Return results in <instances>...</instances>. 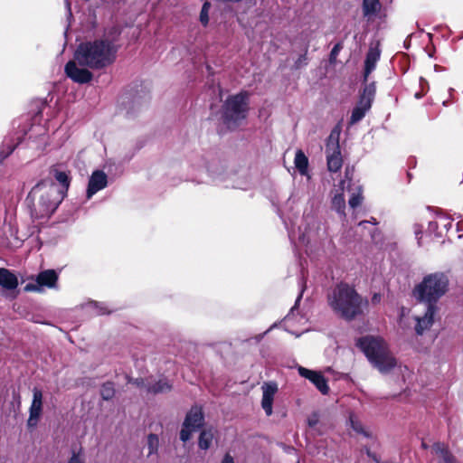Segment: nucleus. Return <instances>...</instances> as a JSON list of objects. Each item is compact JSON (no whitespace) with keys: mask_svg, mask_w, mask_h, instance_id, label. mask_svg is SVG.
<instances>
[{"mask_svg":"<svg viewBox=\"0 0 463 463\" xmlns=\"http://www.w3.org/2000/svg\"><path fill=\"white\" fill-rule=\"evenodd\" d=\"M64 198L52 181L41 180L31 189L25 202L32 219L43 220L52 215Z\"/></svg>","mask_w":463,"mask_h":463,"instance_id":"f257e3e1","label":"nucleus"},{"mask_svg":"<svg viewBox=\"0 0 463 463\" xmlns=\"http://www.w3.org/2000/svg\"><path fill=\"white\" fill-rule=\"evenodd\" d=\"M327 302L336 316L347 321L361 316L369 305L368 300L363 298L353 286L344 282L334 288L327 297Z\"/></svg>","mask_w":463,"mask_h":463,"instance_id":"f03ea898","label":"nucleus"},{"mask_svg":"<svg viewBox=\"0 0 463 463\" xmlns=\"http://www.w3.org/2000/svg\"><path fill=\"white\" fill-rule=\"evenodd\" d=\"M356 345L381 373H387L396 365V361L383 338L366 335L357 339Z\"/></svg>","mask_w":463,"mask_h":463,"instance_id":"7ed1b4c3","label":"nucleus"},{"mask_svg":"<svg viewBox=\"0 0 463 463\" xmlns=\"http://www.w3.org/2000/svg\"><path fill=\"white\" fill-rule=\"evenodd\" d=\"M120 30L113 26L105 32L104 38L89 43V67L100 69L112 63L116 58L115 43Z\"/></svg>","mask_w":463,"mask_h":463,"instance_id":"20e7f679","label":"nucleus"},{"mask_svg":"<svg viewBox=\"0 0 463 463\" xmlns=\"http://www.w3.org/2000/svg\"><path fill=\"white\" fill-rule=\"evenodd\" d=\"M449 288V279L442 272L425 276L413 289L414 298L428 306H436L438 300L445 295Z\"/></svg>","mask_w":463,"mask_h":463,"instance_id":"39448f33","label":"nucleus"},{"mask_svg":"<svg viewBox=\"0 0 463 463\" xmlns=\"http://www.w3.org/2000/svg\"><path fill=\"white\" fill-rule=\"evenodd\" d=\"M248 93L241 91L230 96L222 106V119L228 128H235L247 117Z\"/></svg>","mask_w":463,"mask_h":463,"instance_id":"423d86ee","label":"nucleus"},{"mask_svg":"<svg viewBox=\"0 0 463 463\" xmlns=\"http://www.w3.org/2000/svg\"><path fill=\"white\" fill-rule=\"evenodd\" d=\"M76 42L78 47L73 59L66 63L64 72L73 82L84 84L87 83V42L81 40L80 34H77Z\"/></svg>","mask_w":463,"mask_h":463,"instance_id":"0eeeda50","label":"nucleus"},{"mask_svg":"<svg viewBox=\"0 0 463 463\" xmlns=\"http://www.w3.org/2000/svg\"><path fill=\"white\" fill-rule=\"evenodd\" d=\"M376 88L374 82L366 84L360 94L359 100L352 110L349 125L361 121L371 109L375 97Z\"/></svg>","mask_w":463,"mask_h":463,"instance_id":"6e6552de","label":"nucleus"},{"mask_svg":"<svg viewBox=\"0 0 463 463\" xmlns=\"http://www.w3.org/2000/svg\"><path fill=\"white\" fill-rule=\"evenodd\" d=\"M204 422V415L201 406L194 405L187 412L180 431V439L184 442L191 439L192 433L199 430Z\"/></svg>","mask_w":463,"mask_h":463,"instance_id":"1a4fd4ad","label":"nucleus"},{"mask_svg":"<svg viewBox=\"0 0 463 463\" xmlns=\"http://www.w3.org/2000/svg\"><path fill=\"white\" fill-rule=\"evenodd\" d=\"M59 274L54 269H45L39 272L34 279V282L27 283L24 286L26 292H43L44 288L57 289L58 288Z\"/></svg>","mask_w":463,"mask_h":463,"instance_id":"9d476101","label":"nucleus"},{"mask_svg":"<svg viewBox=\"0 0 463 463\" xmlns=\"http://www.w3.org/2000/svg\"><path fill=\"white\" fill-rule=\"evenodd\" d=\"M326 154L327 169L330 172H338L342 167L343 159L341 156L338 137H335L333 133H331L326 142Z\"/></svg>","mask_w":463,"mask_h":463,"instance_id":"9b49d317","label":"nucleus"},{"mask_svg":"<svg viewBox=\"0 0 463 463\" xmlns=\"http://www.w3.org/2000/svg\"><path fill=\"white\" fill-rule=\"evenodd\" d=\"M56 184L59 193L64 196L67 195L71 184L70 172L62 165H52L49 169V179Z\"/></svg>","mask_w":463,"mask_h":463,"instance_id":"f8f14e48","label":"nucleus"},{"mask_svg":"<svg viewBox=\"0 0 463 463\" xmlns=\"http://www.w3.org/2000/svg\"><path fill=\"white\" fill-rule=\"evenodd\" d=\"M43 392L38 388L33 390V401L29 408V418L27 420V427L34 429L43 412Z\"/></svg>","mask_w":463,"mask_h":463,"instance_id":"ddd939ff","label":"nucleus"},{"mask_svg":"<svg viewBox=\"0 0 463 463\" xmlns=\"http://www.w3.org/2000/svg\"><path fill=\"white\" fill-rule=\"evenodd\" d=\"M298 371L302 377L308 379L322 394L328 393L327 381L320 372L312 371L302 366H298Z\"/></svg>","mask_w":463,"mask_h":463,"instance_id":"4468645a","label":"nucleus"},{"mask_svg":"<svg viewBox=\"0 0 463 463\" xmlns=\"http://www.w3.org/2000/svg\"><path fill=\"white\" fill-rule=\"evenodd\" d=\"M262 399L261 407L264 410L267 416H270L273 412L272 405L274 396L278 392V384L275 382L264 383L261 386Z\"/></svg>","mask_w":463,"mask_h":463,"instance_id":"2eb2a0df","label":"nucleus"},{"mask_svg":"<svg viewBox=\"0 0 463 463\" xmlns=\"http://www.w3.org/2000/svg\"><path fill=\"white\" fill-rule=\"evenodd\" d=\"M437 312V306H428L423 317H416V334L421 335L426 330L430 329L434 322V316Z\"/></svg>","mask_w":463,"mask_h":463,"instance_id":"dca6fc26","label":"nucleus"},{"mask_svg":"<svg viewBox=\"0 0 463 463\" xmlns=\"http://www.w3.org/2000/svg\"><path fill=\"white\" fill-rule=\"evenodd\" d=\"M108 184L107 175L103 171L96 170L89 179V199Z\"/></svg>","mask_w":463,"mask_h":463,"instance_id":"f3484780","label":"nucleus"},{"mask_svg":"<svg viewBox=\"0 0 463 463\" xmlns=\"http://www.w3.org/2000/svg\"><path fill=\"white\" fill-rule=\"evenodd\" d=\"M18 279L11 270L0 268V286L6 290H14L18 287Z\"/></svg>","mask_w":463,"mask_h":463,"instance_id":"a211bd4d","label":"nucleus"},{"mask_svg":"<svg viewBox=\"0 0 463 463\" xmlns=\"http://www.w3.org/2000/svg\"><path fill=\"white\" fill-rule=\"evenodd\" d=\"M432 449L439 458V463H458L445 444L440 442L434 443Z\"/></svg>","mask_w":463,"mask_h":463,"instance_id":"6ab92c4d","label":"nucleus"},{"mask_svg":"<svg viewBox=\"0 0 463 463\" xmlns=\"http://www.w3.org/2000/svg\"><path fill=\"white\" fill-rule=\"evenodd\" d=\"M379 59L380 51L377 48H370L364 61V80H367L370 73L375 69Z\"/></svg>","mask_w":463,"mask_h":463,"instance_id":"aec40b11","label":"nucleus"},{"mask_svg":"<svg viewBox=\"0 0 463 463\" xmlns=\"http://www.w3.org/2000/svg\"><path fill=\"white\" fill-rule=\"evenodd\" d=\"M382 5L380 0H363L362 10L364 17L368 20L375 17L381 11Z\"/></svg>","mask_w":463,"mask_h":463,"instance_id":"412c9836","label":"nucleus"},{"mask_svg":"<svg viewBox=\"0 0 463 463\" xmlns=\"http://www.w3.org/2000/svg\"><path fill=\"white\" fill-rule=\"evenodd\" d=\"M171 384L165 379H160L155 383H147L146 392L147 393H164L171 390Z\"/></svg>","mask_w":463,"mask_h":463,"instance_id":"4be33fe9","label":"nucleus"},{"mask_svg":"<svg viewBox=\"0 0 463 463\" xmlns=\"http://www.w3.org/2000/svg\"><path fill=\"white\" fill-rule=\"evenodd\" d=\"M294 164L301 175H307L308 170V158L300 149L297 150Z\"/></svg>","mask_w":463,"mask_h":463,"instance_id":"5701e85b","label":"nucleus"},{"mask_svg":"<svg viewBox=\"0 0 463 463\" xmlns=\"http://www.w3.org/2000/svg\"><path fill=\"white\" fill-rule=\"evenodd\" d=\"M214 433L212 429L203 430L199 436L198 446L201 449L206 450L210 448Z\"/></svg>","mask_w":463,"mask_h":463,"instance_id":"b1692460","label":"nucleus"},{"mask_svg":"<svg viewBox=\"0 0 463 463\" xmlns=\"http://www.w3.org/2000/svg\"><path fill=\"white\" fill-rule=\"evenodd\" d=\"M74 165L81 175L87 173V154L84 150H80L77 154L74 159Z\"/></svg>","mask_w":463,"mask_h":463,"instance_id":"393cba45","label":"nucleus"},{"mask_svg":"<svg viewBox=\"0 0 463 463\" xmlns=\"http://www.w3.org/2000/svg\"><path fill=\"white\" fill-rule=\"evenodd\" d=\"M332 207L335 211H336L340 215L345 216V200L343 194H337L333 197L332 200Z\"/></svg>","mask_w":463,"mask_h":463,"instance_id":"a878e982","label":"nucleus"},{"mask_svg":"<svg viewBox=\"0 0 463 463\" xmlns=\"http://www.w3.org/2000/svg\"><path fill=\"white\" fill-rule=\"evenodd\" d=\"M17 144L12 139H5L0 149V157L2 160L7 158L15 149Z\"/></svg>","mask_w":463,"mask_h":463,"instance_id":"bb28decb","label":"nucleus"},{"mask_svg":"<svg viewBox=\"0 0 463 463\" xmlns=\"http://www.w3.org/2000/svg\"><path fill=\"white\" fill-rule=\"evenodd\" d=\"M100 395L103 400L109 401L111 400L115 395V387L114 383L110 382H107L102 384L100 388Z\"/></svg>","mask_w":463,"mask_h":463,"instance_id":"cd10ccee","label":"nucleus"},{"mask_svg":"<svg viewBox=\"0 0 463 463\" xmlns=\"http://www.w3.org/2000/svg\"><path fill=\"white\" fill-rule=\"evenodd\" d=\"M88 307L89 314L91 313L93 315H104L109 313L108 308L105 305L96 301L89 300Z\"/></svg>","mask_w":463,"mask_h":463,"instance_id":"c85d7f7f","label":"nucleus"},{"mask_svg":"<svg viewBox=\"0 0 463 463\" xmlns=\"http://www.w3.org/2000/svg\"><path fill=\"white\" fill-rule=\"evenodd\" d=\"M159 447V439L157 435L149 434L147 436V448H148V456L156 454L158 450Z\"/></svg>","mask_w":463,"mask_h":463,"instance_id":"c756f323","label":"nucleus"},{"mask_svg":"<svg viewBox=\"0 0 463 463\" xmlns=\"http://www.w3.org/2000/svg\"><path fill=\"white\" fill-rule=\"evenodd\" d=\"M362 201L363 195L361 188L359 187L356 193L352 194L351 197L349 198L348 203L351 208L354 209L362 203Z\"/></svg>","mask_w":463,"mask_h":463,"instance_id":"7c9ffc66","label":"nucleus"},{"mask_svg":"<svg viewBox=\"0 0 463 463\" xmlns=\"http://www.w3.org/2000/svg\"><path fill=\"white\" fill-rule=\"evenodd\" d=\"M440 226L439 219L438 218L436 221H431L428 225V232L430 234H434L435 237H441L442 232L439 231V227Z\"/></svg>","mask_w":463,"mask_h":463,"instance_id":"2f4dec72","label":"nucleus"},{"mask_svg":"<svg viewBox=\"0 0 463 463\" xmlns=\"http://www.w3.org/2000/svg\"><path fill=\"white\" fill-rule=\"evenodd\" d=\"M303 291H304V288H301L300 293L298 294V296L296 299L295 306L290 309V312L284 318L286 326H289V323L293 319L295 309L302 298Z\"/></svg>","mask_w":463,"mask_h":463,"instance_id":"473e14b6","label":"nucleus"},{"mask_svg":"<svg viewBox=\"0 0 463 463\" xmlns=\"http://www.w3.org/2000/svg\"><path fill=\"white\" fill-rule=\"evenodd\" d=\"M350 424H351L352 429L355 432L364 434L366 437L369 436V434L363 428L362 423L359 420H355L353 416H350Z\"/></svg>","mask_w":463,"mask_h":463,"instance_id":"72a5a7b5","label":"nucleus"},{"mask_svg":"<svg viewBox=\"0 0 463 463\" xmlns=\"http://www.w3.org/2000/svg\"><path fill=\"white\" fill-rule=\"evenodd\" d=\"M209 8H210V3L205 2L203 5V7H202V10L200 13V21L203 24V25H204V26H206L209 22V15H208Z\"/></svg>","mask_w":463,"mask_h":463,"instance_id":"f704fd0d","label":"nucleus"},{"mask_svg":"<svg viewBox=\"0 0 463 463\" xmlns=\"http://www.w3.org/2000/svg\"><path fill=\"white\" fill-rule=\"evenodd\" d=\"M64 1H65V6L67 9V20H68V25L66 26L65 31H64V37H65V39H67L69 28L71 26V20L72 19V13H71V3L69 2V0H64Z\"/></svg>","mask_w":463,"mask_h":463,"instance_id":"c9c22d12","label":"nucleus"},{"mask_svg":"<svg viewBox=\"0 0 463 463\" xmlns=\"http://www.w3.org/2000/svg\"><path fill=\"white\" fill-rule=\"evenodd\" d=\"M342 48H343V45H342L341 43H337L333 47V49L331 50L330 55H329V61H330L331 63L335 62L336 58H337L340 51L342 50Z\"/></svg>","mask_w":463,"mask_h":463,"instance_id":"e433bc0d","label":"nucleus"},{"mask_svg":"<svg viewBox=\"0 0 463 463\" xmlns=\"http://www.w3.org/2000/svg\"><path fill=\"white\" fill-rule=\"evenodd\" d=\"M439 219L440 226H442L446 232H448L452 227V222L449 218L443 215H439Z\"/></svg>","mask_w":463,"mask_h":463,"instance_id":"4c0bfd02","label":"nucleus"},{"mask_svg":"<svg viewBox=\"0 0 463 463\" xmlns=\"http://www.w3.org/2000/svg\"><path fill=\"white\" fill-rule=\"evenodd\" d=\"M127 378H128V383H133L136 386H137L139 388H143L146 391V387L147 386V383H146L143 378H136V379H131L129 377H127Z\"/></svg>","mask_w":463,"mask_h":463,"instance_id":"58836bf2","label":"nucleus"},{"mask_svg":"<svg viewBox=\"0 0 463 463\" xmlns=\"http://www.w3.org/2000/svg\"><path fill=\"white\" fill-rule=\"evenodd\" d=\"M319 421V417L317 413H313L307 419V424L309 427H315Z\"/></svg>","mask_w":463,"mask_h":463,"instance_id":"ea45409f","label":"nucleus"},{"mask_svg":"<svg viewBox=\"0 0 463 463\" xmlns=\"http://www.w3.org/2000/svg\"><path fill=\"white\" fill-rule=\"evenodd\" d=\"M414 233L418 240V244L420 246L421 245V241H420L421 237H420V234L421 233V230H420V226L417 224L414 226Z\"/></svg>","mask_w":463,"mask_h":463,"instance_id":"a19ab883","label":"nucleus"},{"mask_svg":"<svg viewBox=\"0 0 463 463\" xmlns=\"http://www.w3.org/2000/svg\"><path fill=\"white\" fill-rule=\"evenodd\" d=\"M222 463H234L232 457L230 454H226Z\"/></svg>","mask_w":463,"mask_h":463,"instance_id":"79ce46f5","label":"nucleus"},{"mask_svg":"<svg viewBox=\"0 0 463 463\" xmlns=\"http://www.w3.org/2000/svg\"><path fill=\"white\" fill-rule=\"evenodd\" d=\"M381 301V295L378 293L373 294L372 297V302L377 304Z\"/></svg>","mask_w":463,"mask_h":463,"instance_id":"37998d69","label":"nucleus"},{"mask_svg":"<svg viewBox=\"0 0 463 463\" xmlns=\"http://www.w3.org/2000/svg\"><path fill=\"white\" fill-rule=\"evenodd\" d=\"M69 463H82L76 454H73Z\"/></svg>","mask_w":463,"mask_h":463,"instance_id":"c03bdc74","label":"nucleus"},{"mask_svg":"<svg viewBox=\"0 0 463 463\" xmlns=\"http://www.w3.org/2000/svg\"><path fill=\"white\" fill-rule=\"evenodd\" d=\"M88 79H89V85H90L91 83V81H92V75H91L90 72H89Z\"/></svg>","mask_w":463,"mask_h":463,"instance_id":"a18cd8bd","label":"nucleus"},{"mask_svg":"<svg viewBox=\"0 0 463 463\" xmlns=\"http://www.w3.org/2000/svg\"><path fill=\"white\" fill-rule=\"evenodd\" d=\"M370 222H372L373 224H377V222L374 218H372Z\"/></svg>","mask_w":463,"mask_h":463,"instance_id":"49530a36","label":"nucleus"},{"mask_svg":"<svg viewBox=\"0 0 463 463\" xmlns=\"http://www.w3.org/2000/svg\"><path fill=\"white\" fill-rule=\"evenodd\" d=\"M415 97H416L417 99H420V98L421 97V95H420V93H418V92H417V93L415 94Z\"/></svg>","mask_w":463,"mask_h":463,"instance_id":"de8ad7c7","label":"nucleus"},{"mask_svg":"<svg viewBox=\"0 0 463 463\" xmlns=\"http://www.w3.org/2000/svg\"><path fill=\"white\" fill-rule=\"evenodd\" d=\"M16 397H17L18 403H20V396H19V394H17Z\"/></svg>","mask_w":463,"mask_h":463,"instance_id":"09e8293b","label":"nucleus"},{"mask_svg":"<svg viewBox=\"0 0 463 463\" xmlns=\"http://www.w3.org/2000/svg\"><path fill=\"white\" fill-rule=\"evenodd\" d=\"M365 222H366L365 221L364 222H360L359 225H362L363 223H365Z\"/></svg>","mask_w":463,"mask_h":463,"instance_id":"8fccbe9b","label":"nucleus"},{"mask_svg":"<svg viewBox=\"0 0 463 463\" xmlns=\"http://www.w3.org/2000/svg\"><path fill=\"white\" fill-rule=\"evenodd\" d=\"M435 69H436L437 71H439V68H438V65H435Z\"/></svg>","mask_w":463,"mask_h":463,"instance_id":"3c124183","label":"nucleus"},{"mask_svg":"<svg viewBox=\"0 0 463 463\" xmlns=\"http://www.w3.org/2000/svg\"><path fill=\"white\" fill-rule=\"evenodd\" d=\"M435 69H436L437 71H439V68H438V65H435Z\"/></svg>","mask_w":463,"mask_h":463,"instance_id":"603ef678","label":"nucleus"},{"mask_svg":"<svg viewBox=\"0 0 463 463\" xmlns=\"http://www.w3.org/2000/svg\"><path fill=\"white\" fill-rule=\"evenodd\" d=\"M274 326H275V325H273L272 326H269V329L268 331H269L270 329H272Z\"/></svg>","mask_w":463,"mask_h":463,"instance_id":"864d4df0","label":"nucleus"},{"mask_svg":"<svg viewBox=\"0 0 463 463\" xmlns=\"http://www.w3.org/2000/svg\"><path fill=\"white\" fill-rule=\"evenodd\" d=\"M298 463H299V462H298Z\"/></svg>","mask_w":463,"mask_h":463,"instance_id":"5fc2aeb1","label":"nucleus"}]
</instances>
